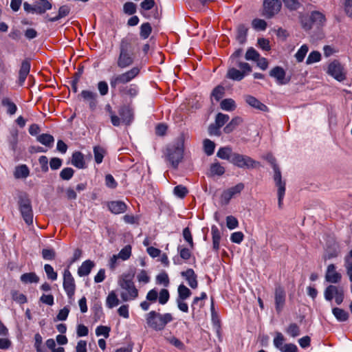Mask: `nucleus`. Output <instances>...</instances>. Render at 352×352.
I'll list each match as a JSON object with an SVG mask.
<instances>
[{"instance_id":"obj_1","label":"nucleus","mask_w":352,"mask_h":352,"mask_svg":"<svg viewBox=\"0 0 352 352\" xmlns=\"http://www.w3.org/2000/svg\"><path fill=\"white\" fill-rule=\"evenodd\" d=\"M136 58L135 39L126 36L123 38L119 46V55L116 64L118 68L123 69L132 65Z\"/></svg>"},{"instance_id":"obj_2","label":"nucleus","mask_w":352,"mask_h":352,"mask_svg":"<svg viewBox=\"0 0 352 352\" xmlns=\"http://www.w3.org/2000/svg\"><path fill=\"white\" fill-rule=\"evenodd\" d=\"M144 318L147 327L155 331H163L173 320L170 313L160 314L154 310L146 314Z\"/></svg>"},{"instance_id":"obj_3","label":"nucleus","mask_w":352,"mask_h":352,"mask_svg":"<svg viewBox=\"0 0 352 352\" xmlns=\"http://www.w3.org/2000/svg\"><path fill=\"white\" fill-rule=\"evenodd\" d=\"M184 139L181 137L176 142L168 145L164 151L165 159L175 169L178 168L179 163L184 158Z\"/></svg>"},{"instance_id":"obj_4","label":"nucleus","mask_w":352,"mask_h":352,"mask_svg":"<svg viewBox=\"0 0 352 352\" xmlns=\"http://www.w3.org/2000/svg\"><path fill=\"white\" fill-rule=\"evenodd\" d=\"M134 274H123L119 278L118 284L122 292L120 297L124 302L135 300L138 296V290L133 280Z\"/></svg>"},{"instance_id":"obj_5","label":"nucleus","mask_w":352,"mask_h":352,"mask_svg":"<svg viewBox=\"0 0 352 352\" xmlns=\"http://www.w3.org/2000/svg\"><path fill=\"white\" fill-rule=\"evenodd\" d=\"M18 205L19 210L21 214L28 225H31L33 223V210L32 202L29 195L25 192H21L18 195Z\"/></svg>"},{"instance_id":"obj_6","label":"nucleus","mask_w":352,"mask_h":352,"mask_svg":"<svg viewBox=\"0 0 352 352\" xmlns=\"http://www.w3.org/2000/svg\"><path fill=\"white\" fill-rule=\"evenodd\" d=\"M140 72V67H133L124 73L112 76L110 78V86L112 91L119 88L120 85H124L133 80L139 75Z\"/></svg>"},{"instance_id":"obj_7","label":"nucleus","mask_w":352,"mask_h":352,"mask_svg":"<svg viewBox=\"0 0 352 352\" xmlns=\"http://www.w3.org/2000/svg\"><path fill=\"white\" fill-rule=\"evenodd\" d=\"M324 296L327 301H331L335 298L336 303L340 305L344 300V290L342 286L330 285L326 287Z\"/></svg>"},{"instance_id":"obj_8","label":"nucleus","mask_w":352,"mask_h":352,"mask_svg":"<svg viewBox=\"0 0 352 352\" xmlns=\"http://www.w3.org/2000/svg\"><path fill=\"white\" fill-rule=\"evenodd\" d=\"M231 164L240 168L250 169L256 168L260 163L248 155L235 153Z\"/></svg>"},{"instance_id":"obj_9","label":"nucleus","mask_w":352,"mask_h":352,"mask_svg":"<svg viewBox=\"0 0 352 352\" xmlns=\"http://www.w3.org/2000/svg\"><path fill=\"white\" fill-rule=\"evenodd\" d=\"M327 73L338 82H343L346 78V72L338 60H334L329 64Z\"/></svg>"},{"instance_id":"obj_10","label":"nucleus","mask_w":352,"mask_h":352,"mask_svg":"<svg viewBox=\"0 0 352 352\" xmlns=\"http://www.w3.org/2000/svg\"><path fill=\"white\" fill-rule=\"evenodd\" d=\"M274 174V180L276 184V186L278 187V207L281 208L283 204V201L284 199V196L285 194V181L282 180V175L280 170L278 166H274L273 168Z\"/></svg>"},{"instance_id":"obj_11","label":"nucleus","mask_w":352,"mask_h":352,"mask_svg":"<svg viewBox=\"0 0 352 352\" xmlns=\"http://www.w3.org/2000/svg\"><path fill=\"white\" fill-rule=\"evenodd\" d=\"M281 7L280 0H264L262 14L267 19H271L280 12Z\"/></svg>"},{"instance_id":"obj_12","label":"nucleus","mask_w":352,"mask_h":352,"mask_svg":"<svg viewBox=\"0 0 352 352\" xmlns=\"http://www.w3.org/2000/svg\"><path fill=\"white\" fill-rule=\"evenodd\" d=\"M63 286L67 297L72 298L76 291V284L74 278L68 269H65L63 272Z\"/></svg>"},{"instance_id":"obj_13","label":"nucleus","mask_w":352,"mask_h":352,"mask_svg":"<svg viewBox=\"0 0 352 352\" xmlns=\"http://www.w3.org/2000/svg\"><path fill=\"white\" fill-rule=\"evenodd\" d=\"M286 294L283 287L276 286L274 291L275 309L277 314H280L285 307Z\"/></svg>"},{"instance_id":"obj_14","label":"nucleus","mask_w":352,"mask_h":352,"mask_svg":"<svg viewBox=\"0 0 352 352\" xmlns=\"http://www.w3.org/2000/svg\"><path fill=\"white\" fill-rule=\"evenodd\" d=\"M270 76L274 78L278 85H285L290 80V78L285 80L286 72L284 69L280 66L273 67L270 72Z\"/></svg>"},{"instance_id":"obj_15","label":"nucleus","mask_w":352,"mask_h":352,"mask_svg":"<svg viewBox=\"0 0 352 352\" xmlns=\"http://www.w3.org/2000/svg\"><path fill=\"white\" fill-rule=\"evenodd\" d=\"M31 67L30 60L25 59L22 61L21 67L19 72L18 84L20 86L23 85L28 75L30 73Z\"/></svg>"},{"instance_id":"obj_16","label":"nucleus","mask_w":352,"mask_h":352,"mask_svg":"<svg viewBox=\"0 0 352 352\" xmlns=\"http://www.w3.org/2000/svg\"><path fill=\"white\" fill-rule=\"evenodd\" d=\"M341 278L342 276L336 272L335 265H329L325 274L326 280L331 283H338L341 280Z\"/></svg>"},{"instance_id":"obj_17","label":"nucleus","mask_w":352,"mask_h":352,"mask_svg":"<svg viewBox=\"0 0 352 352\" xmlns=\"http://www.w3.org/2000/svg\"><path fill=\"white\" fill-rule=\"evenodd\" d=\"M181 276L186 279L191 288L196 289L197 287V276L192 269L189 268L186 271L182 272Z\"/></svg>"},{"instance_id":"obj_18","label":"nucleus","mask_w":352,"mask_h":352,"mask_svg":"<svg viewBox=\"0 0 352 352\" xmlns=\"http://www.w3.org/2000/svg\"><path fill=\"white\" fill-rule=\"evenodd\" d=\"M249 73L243 70H239L236 67L230 66L228 72L227 78L236 81H241Z\"/></svg>"},{"instance_id":"obj_19","label":"nucleus","mask_w":352,"mask_h":352,"mask_svg":"<svg viewBox=\"0 0 352 352\" xmlns=\"http://www.w3.org/2000/svg\"><path fill=\"white\" fill-rule=\"evenodd\" d=\"M109 210L113 214L124 213L127 208L126 204L122 201H112L108 203Z\"/></svg>"},{"instance_id":"obj_20","label":"nucleus","mask_w":352,"mask_h":352,"mask_svg":"<svg viewBox=\"0 0 352 352\" xmlns=\"http://www.w3.org/2000/svg\"><path fill=\"white\" fill-rule=\"evenodd\" d=\"M119 115L126 125H129L133 120V110L128 106L121 107L119 109Z\"/></svg>"},{"instance_id":"obj_21","label":"nucleus","mask_w":352,"mask_h":352,"mask_svg":"<svg viewBox=\"0 0 352 352\" xmlns=\"http://www.w3.org/2000/svg\"><path fill=\"white\" fill-rule=\"evenodd\" d=\"M225 168L219 162H215L210 164L206 175L209 177L221 176L225 173Z\"/></svg>"},{"instance_id":"obj_22","label":"nucleus","mask_w":352,"mask_h":352,"mask_svg":"<svg viewBox=\"0 0 352 352\" xmlns=\"http://www.w3.org/2000/svg\"><path fill=\"white\" fill-rule=\"evenodd\" d=\"M52 8V3L48 0H37L34 2V12L36 14H44L47 10H51Z\"/></svg>"},{"instance_id":"obj_23","label":"nucleus","mask_w":352,"mask_h":352,"mask_svg":"<svg viewBox=\"0 0 352 352\" xmlns=\"http://www.w3.org/2000/svg\"><path fill=\"white\" fill-rule=\"evenodd\" d=\"M245 102L251 107L260 110L261 111H267L268 110V107L261 102H260L255 97L248 95L245 97Z\"/></svg>"},{"instance_id":"obj_24","label":"nucleus","mask_w":352,"mask_h":352,"mask_svg":"<svg viewBox=\"0 0 352 352\" xmlns=\"http://www.w3.org/2000/svg\"><path fill=\"white\" fill-rule=\"evenodd\" d=\"M314 25L323 26L326 23L325 15L320 11H312L309 16Z\"/></svg>"},{"instance_id":"obj_25","label":"nucleus","mask_w":352,"mask_h":352,"mask_svg":"<svg viewBox=\"0 0 352 352\" xmlns=\"http://www.w3.org/2000/svg\"><path fill=\"white\" fill-rule=\"evenodd\" d=\"M230 66L234 67H239L241 70L250 73L252 67L249 63L243 62L242 58H229Z\"/></svg>"},{"instance_id":"obj_26","label":"nucleus","mask_w":352,"mask_h":352,"mask_svg":"<svg viewBox=\"0 0 352 352\" xmlns=\"http://www.w3.org/2000/svg\"><path fill=\"white\" fill-rule=\"evenodd\" d=\"M94 267V263L91 260L84 261L78 269L79 276H85L89 274L92 268Z\"/></svg>"},{"instance_id":"obj_27","label":"nucleus","mask_w":352,"mask_h":352,"mask_svg":"<svg viewBox=\"0 0 352 352\" xmlns=\"http://www.w3.org/2000/svg\"><path fill=\"white\" fill-rule=\"evenodd\" d=\"M235 153L232 152V150L229 146L221 147L217 153V156L222 160H226L231 163L233 155Z\"/></svg>"},{"instance_id":"obj_28","label":"nucleus","mask_w":352,"mask_h":352,"mask_svg":"<svg viewBox=\"0 0 352 352\" xmlns=\"http://www.w3.org/2000/svg\"><path fill=\"white\" fill-rule=\"evenodd\" d=\"M30 175V169L25 164L16 166L14 176L16 179H25Z\"/></svg>"},{"instance_id":"obj_29","label":"nucleus","mask_w":352,"mask_h":352,"mask_svg":"<svg viewBox=\"0 0 352 352\" xmlns=\"http://www.w3.org/2000/svg\"><path fill=\"white\" fill-rule=\"evenodd\" d=\"M211 233L212 237V248L215 251L219 249V243L221 240V232L216 226H212L211 228Z\"/></svg>"},{"instance_id":"obj_30","label":"nucleus","mask_w":352,"mask_h":352,"mask_svg":"<svg viewBox=\"0 0 352 352\" xmlns=\"http://www.w3.org/2000/svg\"><path fill=\"white\" fill-rule=\"evenodd\" d=\"M72 164L78 168H85L84 155L80 151H76L72 155Z\"/></svg>"},{"instance_id":"obj_31","label":"nucleus","mask_w":352,"mask_h":352,"mask_svg":"<svg viewBox=\"0 0 352 352\" xmlns=\"http://www.w3.org/2000/svg\"><path fill=\"white\" fill-rule=\"evenodd\" d=\"M36 140L39 142L41 144L49 148L52 147L54 142V137L48 133H43L41 135H38L36 138Z\"/></svg>"},{"instance_id":"obj_32","label":"nucleus","mask_w":352,"mask_h":352,"mask_svg":"<svg viewBox=\"0 0 352 352\" xmlns=\"http://www.w3.org/2000/svg\"><path fill=\"white\" fill-rule=\"evenodd\" d=\"M20 280L25 284L37 283L39 281V277L35 272H29L23 274L20 277Z\"/></svg>"},{"instance_id":"obj_33","label":"nucleus","mask_w":352,"mask_h":352,"mask_svg":"<svg viewBox=\"0 0 352 352\" xmlns=\"http://www.w3.org/2000/svg\"><path fill=\"white\" fill-rule=\"evenodd\" d=\"M248 30V29L243 24L239 25L237 28L236 40L241 45L246 41Z\"/></svg>"},{"instance_id":"obj_34","label":"nucleus","mask_w":352,"mask_h":352,"mask_svg":"<svg viewBox=\"0 0 352 352\" xmlns=\"http://www.w3.org/2000/svg\"><path fill=\"white\" fill-rule=\"evenodd\" d=\"M332 313L336 318L340 322H345L349 318L348 312L341 308H333Z\"/></svg>"},{"instance_id":"obj_35","label":"nucleus","mask_w":352,"mask_h":352,"mask_svg":"<svg viewBox=\"0 0 352 352\" xmlns=\"http://www.w3.org/2000/svg\"><path fill=\"white\" fill-rule=\"evenodd\" d=\"M1 104L7 107V113L9 115H14L17 111L16 105L9 98H3Z\"/></svg>"},{"instance_id":"obj_36","label":"nucleus","mask_w":352,"mask_h":352,"mask_svg":"<svg viewBox=\"0 0 352 352\" xmlns=\"http://www.w3.org/2000/svg\"><path fill=\"white\" fill-rule=\"evenodd\" d=\"M120 303L119 299L117 297L114 291L109 292L106 299V305L108 308L112 309L118 306Z\"/></svg>"},{"instance_id":"obj_37","label":"nucleus","mask_w":352,"mask_h":352,"mask_svg":"<svg viewBox=\"0 0 352 352\" xmlns=\"http://www.w3.org/2000/svg\"><path fill=\"white\" fill-rule=\"evenodd\" d=\"M178 296L177 299L180 300H186L188 299L192 294V292L184 284H181L179 285L178 289Z\"/></svg>"},{"instance_id":"obj_38","label":"nucleus","mask_w":352,"mask_h":352,"mask_svg":"<svg viewBox=\"0 0 352 352\" xmlns=\"http://www.w3.org/2000/svg\"><path fill=\"white\" fill-rule=\"evenodd\" d=\"M12 299L16 302L23 305L28 302V298L25 295L20 293L19 291L12 289L10 292Z\"/></svg>"},{"instance_id":"obj_39","label":"nucleus","mask_w":352,"mask_h":352,"mask_svg":"<svg viewBox=\"0 0 352 352\" xmlns=\"http://www.w3.org/2000/svg\"><path fill=\"white\" fill-rule=\"evenodd\" d=\"M119 91L133 98L138 95V88L135 85H131L126 87H119Z\"/></svg>"},{"instance_id":"obj_40","label":"nucleus","mask_w":352,"mask_h":352,"mask_svg":"<svg viewBox=\"0 0 352 352\" xmlns=\"http://www.w3.org/2000/svg\"><path fill=\"white\" fill-rule=\"evenodd\" d=\"M152 32V27L148 22L144 23L140 28V36L142 39H146L148 38Z\"/></svg>"},{"instance_id":"obj_41","label":"nucleus","mask_w":352,"mask_h":352,"mask_svg":"<svg viewBox=\"0 0 352 352\" xmlns=\"http://www.w3.org/2000/svg\"><path fill=\"white\" fill-rule=\"evenodd\" d=\"M241 118L239 117H235L231 120V121L224 127L223 131L226 133H230L232 132L237 126L241 122Z\"/></svg>"},{"instance_id":"obj_42","label":"nucleus","mask_w":352,"mask_h":352,"mask_svg":"<svg viewBox=\"0 0 352 352\" xmlns=\"http://www.w3.org/2000/svg\"><path fill=\"white\" fill-rule=\"evenodd\" d=\"M220 107L223 110L228 111H232L235 109L236 104L233 99L226 98V99H223L221 102Z\"/></svg>"},{"instance_id":"obj_43","label":"nucleus","mask_w":352,"mask_h":352,"mask_svg":"<svg viewBox=\"0 0 352 352\" xmlns=\"http://www.w3.org/2000/svg\"><path fill=\"white\" fill-rule=\"evenodd\" d=\"M105 151L104 149L99 146H96L94 148V160L95 162L99 164L102 163L104 156Z\"/></svg>"},{"instance_id":"obj_44","label":"nucleus","mask_w":352,"mask_h":352,"mask_svg":"<svg viewBox=\"0 0 352 352\" xmlns=\"http://www.w3.org/2000/svg\"><path fill=\"white\" fill-rule=\"evenodd\" d=\"M204 150L205 153L208 156H210L214 153L215 148V144L214 142L211 141L209 139H205L204 140Z\"/></svg>"},{"instance_id":"obj_45","label":"nucleus","mask_w":352,"mask_h":352,"mask_svg":"<svg viewBox=\"0 0 352 352\" xmlns=\"http://www.w3.org/2000/svg\"><path fill=\"white\" fill-rule=\"evenodd\" d=\"M204 305V302L201 301L198 296L194 298L192 304H191V309H192V317L194 318L197 311H199L201 308H202Z\"/></svg>"},{"instance_id":"obj_46","label":"nucleus","mask_w":352,"mask_h":352,"mask_svg":"<svg viewBox=\"0 0 352 352\" xmlns=\"http://www.w3.org/2000/svg\"><path fill=\"white\" fill-rule=\"evenodd\" d=\"M286 333L291 337L296 338L300 333V327L296 323H291L286 329Z\"/></svg>"},{"instance_id":"obj_47","label":"nucleus","mask_w":352,"mask_h":352,"mask_svg":"<svg viewBox=\"0 0 352 352\" xmlns=\"http://www.w3.org/2000/svg\"><path fill=\"white\" fill-rule=\"evenodd\" d=\"M309 47L306 44L302 45L298 52L295 54V57L296 60L298 63H301L303 61L307 53L308 52Z\"/></svg>"},{"instance_id":"obj_48","label":"nucleus","mask_w":352,"mask_h":352,"mask_svg":"<svg viewBox=\"0 0 352 352\" xmlns=\"http://www.w3.org/2000/svg\"><path fill=\"white\" fill-rule=\"evenodd\" d=\"M182 235H183L184 239L188 243L190 249H192V250L194 249L195 244L193 242L191 232L188 227H186L183 230Z\"/></svg>"},{"instance_id":"obj_49","label":"nucleus","mask_w":352,"mask_h":352,"mask_svg":"<svg viewBox=\"0 0 352 352\" xmlns=\"http://www.w3.org/2000/svg\"><path fill=\"white\" fill-rule=\"evenodd\" d=\"M131 255V246L130 245H125L117 254L119 258L126 261L130 258Z\"/></svg>"},{"instance_id":"obj_50","label":"nucleus","mask_w":352,"mask_h":352,"mask_svg":"<svg viewBox=\"0 0 352 352\" xmlns=\"http://www.w3.org/2000/svg\"><path fill=\"white\" fill-rule=\"evenodd\" d=\"M44 270L48 279L51 280H56L57 279L58 274L54 270V268L51 265L45 264L44 265Z\"/></svg>"},{"instance_id":"obj_51","label":"nucleus","mask_w":352,"mask_h":352,"mask_svg":"<svg viewBox=\"0 0 352 352\" xmlns=\"http://www.w3.org/2000/svg\"><path fill=\"white\" fill-rule=\"evenodd\" d=\"M170 298V294L168 289H162L158 294V301L161 305H165L167 303Z\"/></svg>"},{"instance_id":"obj_52","label":"nucleus","mask_w":352,"mask_h":352,"mask_svg":"<svg viewBox=\"0 0 352 352\" xmlns=\"http://www.w3.org/2000/svg\"><path fill=\"white\" fill-rule=\"evenodd\" d=\"M260 56L259 53L253 47H250L248 49L245 58L247 60H253L256 61L258 59Z\"/></svg>"},{"instance_id":"obj_53","label":"nucleus","mask_w":352,"mask_h":352,"mask_svg":"<svg viewBox=\"0 0 352 352\" xmlns=\"http://www.w3.org/2000/svg\"><path fill=\"white\" fill-rule=\"evenodd\" d=\"M320 59V53L318 51H313L309 54L306 60V64L311 65L312 63L319 62Z\"/></svg>"},{"instance_id":"obj_54","label":"nucleus","mask_w":352,"mask_h":352,"mask_svg":"<svg viewBox=\"0 0 352 352\" xmlns=\"http://www.w3.org/2000/svg\"><path fill=\"white\" fill-rule=\"evenodd\" d=\"M285 338L280 332H276L273 342L274 346L280 351V349L284 346Z\"/></svg>"},{"instance_id":"obj_55","label":"nucleus","mask_w":352,"mask_h":352,"mask_svg":"<svg viewBox=\"0 0 352 352\" xmlns=\"http://www.w3.org/2000/svg\"><path fill=\"white\" fill-rule=\"evenodd\" d=\"M74 174V170L72 168L67 167L62 169L60 173V177L63 180H69Z\"/></svg>"},{"instance_id":"obj_56","label":"nucleus","mask_w":352,"mask_h":352,"mask_svg":"<svg viewBox=\"0 0 352 352\" xmlns=\"http://www.w3.org/2000/svg\"><path fill=\"white\" fill-rule=\"evenodd\" d=\"M174 194L179 197L184 198L188 192L186 187L182 185H177L173 189Z\"/></svg>"},{"instance_id":"obj_57","label":"nucleus","mask_w":352,"mask_h":352,"mask_svg":"<svg viewBox=\"0 0 352 352\" xmlns=\"http://www.w3.org/2000/svg\"><path fill=\"white\" fill-rule=\"evenodd\" d=\"M224 87L221 85H218L212 90L211 97L214 98L217 101H219L224 95Z\"/></svg>"},{"instance_id":"obj_58","label":"nucleus","mask_w":352,"mask_h":352,"mask_svg":"<svg viewBox=\"0 0 352 352\" xmlns=\"http://www.w3.org/2000/svg\"><path fill=\"white\" fill-rule=\"evenodd\" d=\"M230 119V117L227 114L218 113L215 118V124L219 126L222 127Z\"/></svg>"},{"instance_id":"obj_59","label":"nucleus","mask_w":352,"mask_h":352,"mask_svg":"<svg viewBox=\"0 0 352 352\" xmlns=\"http://www.w3.org/2000/svg\"><path fill=\"white\" fill-rule=\"evenodd\" d=\"M177 251L179 254V256L181 257V258L185 261L188 260L191 257L192 253L190 252V250L187 248L179 245L177 248Z\"/></svg>"},{"instance_id":"obj_60","label":"nucleus","mask_w":352,"mask_h":352,"mask_svg":"<svg viewBox=\"0 0 352 352\" xmlns=\"http://www.w3.org/2000/svg\"><path fill=\"white\" fill-rule=\"evenodd\" d=\"M123 10L125 14L132 15L136 12L137 7L133 2H126L123 6Z\"/></svg>"},{"instance_id":"obj_61","label":"nucleus","mask_w":352,"mask_h":352,"mask_svg":"<svg viewBox=\"0 0 352 352\" xmlns=\"http://www.w3.org/2000/svg\"><path fill=\"white\" fill-rule=\"evenodd\" d=\"M18 144V132L16 131H12L11 133L10 137L9 138V146L10 148L15 151L17 147Z\"/></svg>"},{"instance_id":"obj_62","label":"nucleus","mask_w":352,"mask_h":352,"mask_svg":"<svg viewBox=\"0 0 352 352\" xmlns=\"http://www.w3.org/2000/svg\"><path fill=\"white\" fill-rule=\"evenodd\" d=\"M252 27L257 30H265L267 28V23L265 20L255 19L252 23Z\"/></svg>"},{"instance_id":"obj_63","label":"nucleus","mask_w":352,"mask_h":352,"mask_svg":"<svg viewBox=\"0 0 352 352\" xmlns=\"http://www.w3.org/2000/svg\"><path fill=\"white\" fill-rule=\"evenodd\" d=\"M111 331L110 327L107 326L100 325L96 329V334L97 336H103L105 338H109V332Z\"/></svg>"},{"instance_id":"obj_64","label":"nucleus","mask_w":352,"mask_h":352,"mask_svg":"<svg viewBox=\"0 0 352 352\" xmlns=\"http://www.w3.org/2000/svg\"><path fill=\"white\" fill-rule=\"evenodd\" d=\"M226 226L228 229L234 230L239 226V221L235 217L230 215L226 217Z\"/></svg>"}]
</instances>
